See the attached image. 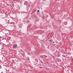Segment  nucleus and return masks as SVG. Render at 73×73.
<instances>
[{
    "mask_svg": "<svg viewBox=\"0 0 73 73\" xmlns=\"http://www.w3.org/2000/svg\"><path fill=\"white\" fill-rule=\"evenodd\" d=\"M28 4V2L27 1H25L24 3V5H27Z\"/></svg>",
    "mask_w": 73,
    "mask_h": 73,
    "instance_id": "obj_1",
    "label": "nucleus"
},
{
    "mask_svg": "<svg viewBox=\"0 0 73 73\" xmlns=\"http://www.w3.org/2000/svg\"><path fill=\"white\" fill-rule=\"evenodd\" d=\"M16 47H17V45L16 44H14L13 45V48H16Z\"/></svg>",
    "mask_w": 73,
    "mask_h": 73,
    "instance_id": "obj_2",
    "label": "nucleus"
},
{
    "mask_svg": "<svg viewBox=\"0 0 73 73\" xmlns=\"http://www.w3.org/2000/svg\"><path fill=\"white\" fill-rule=\"evenodd\" d=\"M48 41L50 42H52V41H53L52 39H51L50 40H49Z\"/></svg>",
    "mask_w": 73,
    "mask_h": 73,
    "instance_id": "obj_3",
    "label": "nucleus"
},
{
    "mask_svg": "<svg viewBox=\"0 0 73 73\" xmlns=\"http://www.w3.org/2000/svg\"><path fill=\"white\" fill-rule=\"evenodd\" d=\"M11 24H13V23L12 22L10 23Z\"/></svg>",
    "mask_w": 73,
    "mask_h": 73,
    "instance_id": "obj_4",
    "label": "nucleus"
},
{
    "mask_svg": "<svg viewBox=\"0 0 73 73\" xmlns=\"http://www.w3.org/2000/svg\"><path fill=\"white\" fill-rule=\"evenodd\" d=\"M37 12H40V11L39 10H38Z\"/></svg>",
    "mask_w": 73,
    "mask_h": 73,
    "instance_id": "obj_5",
    "label": "nucleus"
},
{
    "mask_svg": "<svg viewBox=\"0 0 73 73\" xmlns=\"http://www.w3.org/2000/svg\"><path fill=\"white\" fill-rule=\"evenodd\" d=\"M13 25H11L10 26H11V27H12V26Z\"/></svg>",
    "mask_w": 73,
    "mask_h": 73,
    "instance_id": "obj_6",
    "label": "nucleus"
},
{
    "mask_svg": "<svg viewBox=\"0 0 73 73\" xmlns=\"http://www.w3.org/2000/svg\"><path fill=\"white\" fill-rule=\"evenodd\" d=\"M53 42L54 44V42Z\"/></svg>",
    "mask_w": 73,
    "mask_h": 73,
    "instance_id": "obj_7",
    "label": "nucleus"
},
{
    "mask_svg": "<svg viewBox=\"0 0 73 73\" xmlns=\"http://www.w3.org/2000/svg\"><path fill=\"white\" fill-rule=\"evenodd\" d=\"M0 38H1V37Z\"/></svg>",
    "mask_w": 73,
    "mask_h": 73,
    "instance_id": "obj_8",
    "label": "nucleus"
}]
</instances>
